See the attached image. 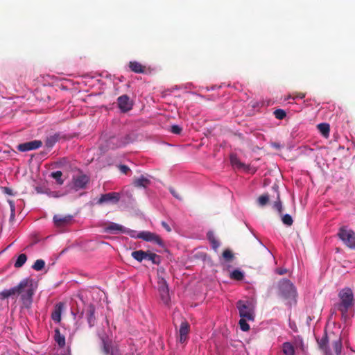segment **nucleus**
<instances>
[{
    "label": "nucleus",
    "mask_w": 355,
    "mask_h": 355,
    "mask_svg": "<svg viewBox=\"0 0 355 355\" xmlns=\"http://www.w3.org/2000/svg\"><path fill=\"white\" fill-rule=\"evenodd\" d=\"M279 293L287 305L291 306L296 303V288L289 280L283 279L279 282Z\"/></svg>",
    "instance_id": "1"
},
{
    "label": "nucleus",
    "mask_w": 355,
    "mask_h": 355,
    "mask_svg": "<svg viewBox=\"0 0 355 355\" xmlns=\"http://www.w3.org/2000/svg\"><path fill=\"white\" fill-rule=\"evenodd\" d=\"M16 288L17 294L21 295L23 304L26 306L30 305L35 289L33 280L25 279L16 286Z\"/></svg>",
    "instance_id": "2"
},
{
    "label": "nucleus",
    "mask_w": 355,
    "mask_h": 355,
    "mask_svg": "<svg viewBox=\"0 0 355 355\" xmlns=\"http://www.w3.org/2000/svg\"><path fill=\"white\" fill-rule=\"evenodd\" d=\"M340 303L338 310L342 313L343 317H346L348 310L354 304V293L349 287H345L339 291Z\"/></svg>",
    "instance_id": "3"
},
{
    "label": "nucleus",
    "mask_w": 355,
    "mask_h": 355,
    "mask_svg": "<svg viewBox=\"0 0 355 355\" xmlns=\"http://www.w3.org/2000/svg\"><path fill=\"white\" fill-rule=\"evenodd\" d=\"M236 306L241 318L254 321L255 302L253 300H239Z\"/></svg>",
    "instance_id": "4"
},
{
    "label": "nucleus",
    "mask_w": 355,
    "mask_h": 355,
    "mask_svg": "<svg viewBox=\"0 0 355 355\" xmlns=\"http://www.w3.org/2000/svg\"><path fill=\"white\" fill-rule=\"evenodd\" d=\"M339 239L349 248L355 249V232L346 227L340 228Z\"/></svg>",
    "instance_id": "5"
},
{
    "label": "nucleus",
    "mask_w": 355,
    "mask_h": 355,
    "mask_svg": "<svg viewBox=\"0 0 355 355\" xmlns=\"http://www.w3.org/2000/svg\"><path fill=\"white\" fill-rule=\"evenodd\" d=\"M131 255L139 262H141L144 260H148L154 264H158L160 262L159 256L150 251L136 250L132 252Z\"/></svg>",
    "instance_id": "6"
},
{
    "label": "nucleus",
    "mask_w": 355,
    "mask_h": 355,
    "mask_svg": "<svg viewBox=\"0 0 355 355\" xmlns=\"http://www.w3.org/2000/svg\"><path fill=\"white\" fill-rule=\"evenodd\" d=\"M140 239L147 241V242H153L156 243L160 247L164 246V242L161 239V238L156 234L153 232H150L148 231H141Z\"/></svg>",
    "instance_id": "7"
},
{
    "label": "nucleus",
    "mask_w": 355,
    "mask_h": 355,
    "mask_svg": "<svg viewBox=\"0 0 355 355\" xmlns=\"http://www.w3.org/2000/svg\"><path fill=\"white\" fill-rule=\"evenodd\" d=\"M120 200V193L117 192H110L108 193L103 194L98 200V204L105 202L116 204Z\"/></svg>",
    "instance_id": "8"
},
{
    "label": "nucleus",
    "mask_w": 355,
    "mask_h": 355,
    "mask_svg": "<svg viewBox=\"0 0 355 355\" xmlns=\"http://www.w3.org/2000/svg\"><path fill=\"white\" fill-rule=\"evenodd\" d=\"M42 146V141L34 140L32 141L21 144L18 145L17 149L21 152H26L39 148Z\"/></svg>",
    "instance_id": "9"
},
{
    "label": "nucleus",
    "mask_w": 355,
    "mask_h": 355,
    "mask_svg": "<svg viewBox=\"0 0 355 355\" xmlns=\"http://www.w3.org/2000/svg\"><path fill=\"white\" fill-rule=\"evenodd\" d=\"M159 293L164 303H168L170 300L169 291L166 282L164 279L159 282Z\"/></svg>",
    "instance_id": "10"
},
{
    "label": "nucleus",
    "mask_w": 355,
    "mask_h": 355,
    "mask_svg": "<svg viewBox=\"0 0 355 355\" xmlns=\"http://www.w3.org/2000/svg\"><path fill=\"white\" fill-rule=\"evenodd\" d=\"M118 104L119 107L123 112L129 111L132 107V102L126 95H123L118 98Z\"/></svg>",
    "instance_id": "11"
},
{
    "label": "nucleus",
    "mask_w": 355,
    "mask_h": 355,
    "mask_svg": "<svg viewBox=\"0 0 355 355\" xmlns=\"http://www.w3.org/2000/svg\"><path fill=\"white\" fill-rule=\"evenodd\" d=\"M89 182V177L85 175H81L73 179V187L77 191L85 187Z\"/></svg>",
    "instance_id": "12"
},
{
    "label": "nucleus",
    "mask_w": 355,
    "mask_h": 355,
    "mask_svg": "<svg viewBox=\"0 0 355 355\" xmlns=\"http://www.w3.org/2000/svg\"><path fill=\"white\" fill-rule=\"evenodd\" d=\"M189 331V325L188 322H183L180 324L179 333H180V338L179 340L180 343H183L186 342L187 340V335Z\"/></svg>",
    "instance_id": "13"
},
{
    "label": "nucleus",
    "mask_w": 355,
    "mask_h": 355,
    "mask_svg": "<svg viewBox=\"0 0 355 355\" xmlns=\"http://www.w3.org/2000/svg\"><path fill=\"white\" fill-rule=\"evenodd\" d=\"M71 216H60V215H55L53 217V220L55 224L58 227H62L63 225H65L66 224L69 223L71 220Z\"/></svg>",
    "instance_id": "14"
},
{
    "label": "nucleus",
    "mask_w": 355,
    "mask_h": 355,
    "mask_svg": "<svg viewBox=\"0 0 355 355\" xmlns=\"http://www.w3.org/2000/svg\"><path fill=\"white\" fill-rule=\"evenodd\" d=\"M63 309V304L60 303L56 305L55 310L52 313L51 318L53 321L60 322L61 320V313Z\"/></svg>",
    "instance_id": "15"
},
{
    "label": "nucleus",
    "mask_w": 355,
    "mask_h": 355,
    "mask_svg": "<svg viewBox=\"0 0 355 355\" xmlns=\"http://www.w3.org/2000/svg\"><path fill=\"white\" fill-rule=\"evenodd\" d=\"M121 144L119 139L116 137H110L107 141L105 148L108 149H114L120 147Z\"/></svg>",
    "instance_id": "16"
},
{
    "label": "nucleus",
    "mask_w": 355,
    "mask_h": 355,
    "mask_svg": "<svg viewBox=\"0 0 355 355\" xmlns=\"http://www.w3.org/2000/svg\"><path fill=\"white\" fill-rule=\"evenodd\" d=\"M87 322L89 323V327H92L94 324L95 322V317H94V312L95 309L92 305H89L87 309Z\"/></svg>",
    "instance_id": "17"
},
{
    "label": "nucleus",
    "mask_w": 355,
    "mask_h": 355,
    "mask_svg": "<svg viewBox=\"0 0 355 355\" xmlns=\"http://www.w3.org/2000/svg\"><path fill=\"white\" fill-rule=\"evenodd\" d=\"M207 239L209 241L212 248L216 251L220 246V242L217 240L213 232L209 231L207 232Z\"/></svg>",
    "instance_id": "18"
},
{
    "label": "nucleus",
    "mask_w": 355,
    "mask_h": 355,
    "mask_svg": "<svg viewBox=\"0 0 355 355\" xmlns=\"http://www.w3.org/2000/svg\"><path fill=\"white\" fill-rule=\"evenodd\" d=\"M282 352L284 355H295V348L293 345L289 342L283 343Z\"/></svg>",
    "instance_id": "19"
},
{
    "label": "nucleus",
    "mask_w": 355,
    "mask_h": 355,
    "mask_svg": "<svg viewBox=\"0 0 355 355\" xmlns=\"http://www.w3.org/2000/svg\"><path fill=\"white\" fill-rule=\"evenodd\" d=\"M129 67L135 73H141L144 71L143 66L136 61L130 62Z\"/></svg>",
    "instance_id": "20"
},
{
    "label": "nucleus",
    "mask_w": 355,
    "mask_h": 355,
    "mask_svg": "<svg viewBox=\"0 0 355 355\" xmlns=\"http://www.w3.org/2000/svg\"><path fill=\"white\" fill-rule=\"evenodd\" d=\"M318 129L320 132L324 137H328L329 135V125L326 123H322L318 125Z\"/></svg>",
    "instance_id": "21"
},
{
    "label": "nucleus",
    "mask_w": 355,
    "mask_h": 355,
    "mask_svg": "<svg viewBox=\"0 0 355 355\" xmlns=\"http://www.w3.org/2000/svg\"><path fill=\"white\" fill-rule=\"evenodd\" d=\"M107 232H125V228L123 226L116 224V223H111L107 228Z\"/></svg>",
    "instance_id": "22"
},
{
    "label": "nucleus",
    "mask_w": 355,
    "mask_h": 355,
    "mask_svg": "<svg viewBox=\"0 0 355 355\" xmlns=\"http://www.w3.org/2000/svg\"><path fill=\"white\" fill-rule=\"evenodd\" d=\"M149 183L150 180L144 176H141L134 182L135 185L138 187H146Z\"/></svg>",
    "instance_id": "23"
},
{
    "label": "nucleus",
    "mask_w": 355,
    "mask_h": 355,
    "mask_svg": "<svg viewBox=\"0 0 355 355\" xmlns=\"http://www.w3.org/2000/svg\"><path fill=\"white\" fill-rule=\"evenodd\" d=\"M230 161L232 165L237 168H243L244 170L246 169V166L244 164L241 163L239 159L237 158L236 155H232L230 157Z\"/></svg>",
    "instance_id": "24"
},
{
    "label": "nucleus",
    "mask_w": 355,
    "mask_h": 355,
    "mask_svg": "<svg viewBox=\"0 0 355 355\" xmlns=\"http://www.w3.org/2000/svg\"><path fill=\"white\" fill-rule=\"evenodd\" d=\"M230 278L232 279L241 280L244 277V272L239 269H236V270H234L230 273Z\"/></svg>",
    "instance_id": "25"
},
{
    "label": "nucleus",
    "mask_w": 355,
    "mask_h": 355,
    "mask_svg": "<svg viewBox=\"0 0 355 355\" xmlns=\"http://www.w3.org/2000/svg\"><path fill=\"white\" fill-rule=\"evenodd\" d=\"M55 340L60 347H63L65 345V338L61 335L59 330L56 329L55 331Z\"/></svg>",
    "instance_id": "26"
},
{
    "label": "nucleus",
    "mask_w": 355,
    "mask_h": 355,
    "mask_svg": "<svg viewBox=\"0 0 355 355\" xmlns=\"http://www.w3.org/2000/svg\"><path fill=\"white\" fill-rule=\"evenodd\" d=\"M26 260L27 257L25 254H19L15 263V266L16 268L21 267L26 263Z\"/></svg>",
    "instance_id": "27"
},
{
    "label": "nucleus",
    "mask_w": 355,
    "mask_h": 355,
    "mask_svg": "<svg viewBox=\"0 0 355 355\" xmlns=\"http://www.w3.org/2000/svg\"><path fill=\"white\" fill-rule=\"evenodd\" d=\"M17 294V288L16 286L11 288L8 290H4L1 293L0 295L2 298L8 297L10 295Z\"/></svg>",
    "instance_id": "28"
},
{
    "label": "nucleus",
    "mask_w": 355,
    "mask_h": 355,
    "mask_svg": "<svg viewBox=\"0 0 355 355\" xmlns=\"http://www.w3.org/2000/svg\"><path fill=\"white\" fill-rule=\"evenodd\" d=\"M44 266H45V262L44 260L37 259L35 261V262L33 265L32 268L36 271H40L44 268Z\"/></svg>",
    "instance_id": "29"
},
{
    "label": "nucleus",
    "mask_w": 355,
    "mask_h": 355,
    "mask_svg": "<svg viewBox=\"0 0 355 355\" xmlns=\"http://www.w3.org/2000/svg\"><path fill=\"white\" fill-rule=\"evenodd\" d=\"M51 176L55 179L58 184H62L64 181L62 179V172L60 171L53 172Z\"/></svg>",
    "instance_id": "30"
},
{
    "label": "nucleus",
    "mask_w": 355,
    "mask_h": 355,
    "mask_svg": "<svg viewBox=\"0 0 355 355\" xmlns=\"http://www.w3.org/2000/svg\"><path fill=\"white\" fill-rule=\"evenodd\" d=\"M282 220L284 225L288 226H291L293 223L291 216L288 214L283 215Z\"/></svg>",
    "instance_id": "31"
},
{
    "label": "nucleus",
    "mask_w": 355,
    "mask_h": 355,
    "mask_svg": "<svg viewBox=\"0 0 355 355\" xmlns=\"http://www.w3.org/2000/svg\"><path fill=\"white\" fill-rule=\"evenodd\" d=\"M248 319L241 318L239 326L242 331H248L250 329V325L247 323Z\"/></svg>",
    "instance_id": "32"
},
{
    "label": "nucleus",
    "mask_w": 355,
    "mask_h": 355,
    "mask_svg": "<svg viewBox=\"0 0 355 355\" xmlns=\"http://www.w3.org/2000/svg\"><path fill=\"white\" fill-rule=\"evenodd\" d=\"M334 349L336 353V354H340L342 350V343L340 339L336 340L333 343Z\"/></svg>",
    "instance_id": "33"
},
{
    "label": "nucleus",
    "mask_w": 355,
    "mask_h": 355,
    "mask_svg": "<svg viewBox=\"0 0 355 355\" xmlns=\"http://www.w3.org/2000/svg\"><path fill=\"white\" fill-rule=\"evenodd\" d=\"M8 202L10 205V220H12L15 218V205L12 200H8Z\"/></svg>",
    "instance_id": "34"
},
{
    "label": "nucleus",
    "mask_w": 355,
    "mask_h": 355,
    "mask_svg": "<svg viewBox=\"0 0 355 355\" xmlns=\"http://www.w3.org/2000/svg\"><path fill=\"white\" fill-rule=\"evenodd\" d=\"M125 233H127L130 236L135 239H140L141 232H137L135 230H126Z\"/></svg>",
    "instance_id": "35"
},
{
    "label": "nucleus",
    "mask_w": 355,
    "mask_h": 355,
    "mask_svg": "<svg viewBox=\"0 0 355 355\" xmlns=\"http://www.w3.org/2000/svg\"><path fill=\"white\" fill-rule=\"evenodd\" d=\"M269 197L268 195H262L258 198V202L261 206H264L268 202Z\"/></svg>",
    "instance_id": "36"
},
{
    "label": "nucleus",
    "mask_w": 355,
    "mask_h": 355,
    "mask_svg": "<svg viewBox=\"0 0 355 355\" xmlns=\"http://www.w3.org/2000/svg\"><path fill=\"white\" fill-rule=\"evenodd\" d=\"M223 257L225 259L230 261L233 258L232 252L230 250H225L223 253Z\"/></svg>",
    "instance_id": "37"
},
{
    "label": "nucleus",
    "mask_w": 355,
    "mask_h": 355,
    "mask_svg": "<svg viewBox=\"0 0 355 355\" xmlns=\"http://www.w3.org/2000/svg\"><path fill=\"white\" fill-rule=\"evenodd\" d=\"M275 114L277 119H282L286 116V113L282 110H277L275 112Z\"/></svg>",
    "instance_id": "38"
},
{
    "label": "nucleus",
    "mask_w": 355,
    "mask_h": 355,
    "mask_svg": "<svg viewBox=\"0 0 355 355\" xmlns=\"http://www.w3.org/2000/svg\"><path fill=\"white\" fill-rule=\"evenodd\" d=\"M181 128L177 125H173L171 126V132L175 134H179L181 132Z\"/></svg>",
    "instance_id": "39"
},
{
    "label": "nucleus",
    "mask_w": 355,
    "mask_h": 355,
    "mask_svg": "<svg viewBox=\"0 0 355 355\" xmlns=\"http://www.w3.org/2000/svg\"><path fill=\"white\" fill-rule=\"evenodd\" d=\"M274 207L279 211L281 212L282 210V205L279 200L274 203Z\"/></svg>",
    "instance_id": "40"
},
{
    "label": "nucleus",
    "mask_w": 355,
    "mask_h": 355,
    "mask_svg": "<svg viewBox=\"0 0 355 355\" xmlns=\"http://www.w3.org/2000/svg\"><path fill=\"white\" fill-rule=\"evenodd\" d=\"M47 194H48V196H49L51 197H54V198H58V197L62 196L64 195V193H58L56 191H51L49 193H47Z\"/></svg>",
    "instance_id": "41"
},
{
    "label": "nucleus",
    "mask_w": 355,
    "mask_h": 355,
    "mask_svg": "<svg viewBox=\"0 0 355 355\" xmlns=\"http://www.w3.org/2000/svg\"><path fill=\"white\" fill-rule=\"evenodd\" d=\"M119 168L120 171L123 173H127V172L129 171V168L125 165H121Z\"/></svg>",
    "instance_id": "42"
},
{
    "label": "nucleus",
    "mask_w": 355,
    "mask_h": 355,
    "mask_svg": "<svg viewBox=\"0 0 355 355\" xmlns=\"http://www.w3.org/2000/svg\"><path fill=\"white\" fill-rule=\"evenodd\" d=\"M162 225L165 228V230L167 231V232H171V229L170 227V226L164 221H162Z\"/></svg>",
    "instance_id": "43"
},
{
    "label": "nucleus",
    "mask_w": 355,
    "mask_h": 355,
    "mask_svg": "<svg viewBox=\"0 0 355 355\" xmlns=\"http://www.w3.org/2000/svg\"><path fill=\"white\" fill-rule=\"evenodd\" d=\"M3 191L6 194L12 195V190L10 188H8V187H3Z\"/></svg>",
    "instance_id": "44"
},
{
    "label": "nucleus",
    "mask_w": 355,
    "mask_h": 355,
    "mask_svg": "<svg viewBox=\"0 0 355 355\" xmlns=\"http://www.w3.org/2000/svg\"><path fill=\"white\" fill-rule=\"evenodd\" d=\"M103 349H104V352H105L107 354H110V345H109L108 344L104 343Z\"/></svg>",
    "instance_id": "45"
},
{
    "label": "nucleus",
    "mask_w": 355,
    "mask_h": 355,
    "mask_svg": "<svg viewBox=\"0 0 355 355\" xmlns=\"http://www.w3.org/2000/svg\"><path fill=\"white\" fill-rule=\"evenodd\" d=\"M326 343H327L326 339H323V340H321V343H320V347H324V345H326Z\"/></svg>",
    "instance_id": "46"
},
{
    "label": "nucleus",
    "mask_w": 355,
    "mask_h": 355,
    "mask_svg": "<svg viewBox=\"0 0 355 355\" xmlns=\"http://www.w3.org/2000/svg\"><path fill=\"white\" fill-rule=\"evenodd\" d=\"M277 272L279 274V275H283L286 272V270H277Z\"/></svg>",
    "instance_id": "47"
},
{
    "label": "nucleus",
    "mask_w": 355,
    "mask_h": 355,
    "mask_svg": "<svg viewBox=\"0 0 355 355\" xmlns=\"http://www.w3.org/2000/svg\"><path fill=\"white\" fill-rule=\"evenodd\" d=\"M304 97V94H299V95L296 96V97H295V98H301V99H302V98H303Z\"/></svg>",
    "instance_id": "48"
},
{
    "label": "nucleus",
    "mask_w": 355,
    "mask_h": 355,
    "mask_svg": "<svg viewBox=\"0 0 355 355\" xmlns=\"http://www.w3.org/2000/svg\"><path fill=\"white\" fill-rule=\"evenodd\" d=\"M264 248L267 250V251L271 254L272 257H273V255L272 254L270 250H269L266 246H264Z\"/></svg>",
    "instance_id": "49"
},
{
    "label": "nucleus",
    "mask_w": 355,
    "mask_h": 355,
    "mask_svg": "<svg viewBox=\"0 0 355 355\" xmlns=\"http://www.w3.org/2000/svg\"><path fill=\"white\" fill-rule=\"evenodd\" d=\"M272 189H274V191H275V192H277V187H272Z\"/></svg>",
    "instance_id": "50"
}]
</instances>
